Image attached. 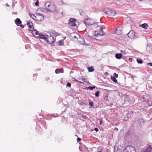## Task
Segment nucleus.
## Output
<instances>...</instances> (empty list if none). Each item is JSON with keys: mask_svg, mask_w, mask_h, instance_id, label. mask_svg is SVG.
I'll return each mask as SVG.
<instances>
[{"mask_svg": "<svg viewBox=\"0 0 152 152\" xmlns=\"http://www.w3.org/2000/svg\"><path fill=\"white\" fill-rule=\"evenodd\" d=\"M99 93L100 92L99 91H97L95 94V96L96 97H98L99 96Z\"/></svg>", "mask_w": 152, "mask_h": 152, "instance_id": "393cba45", "label": "nucleus"}, {"mask_svg": "<svg viewBox=\"0 0 152 152\" xmlns=\"http://www.w3.org/2000/svg\"><path fill=\"white\" fill-rule=\"evenodd\" d=\"M88 71L90 72H93L94 70V69L93 67H88Z\"/></svg>", "mask_w": 152, "mask_h": 152, "instance_id": "aec40b11", "label": "nucleus"}, {"mask_svg": "<svg viewBox=\"0 0 152 152\" xmlns=\"http://www.w3.org/2000/svg\"><path fill=\"white\" fill-rule=\"evenodd\" d=\"M111 79L114 82L116 83L118 82L117 80L114 77L111 76Z\"/></svg>", "mask_w": 152, "mask_h": 152, "instance_id": "6ab92c4d", "label": "nucleus"}, {"mask_svg": "<svg viewBox=\"0 0 152 152\" xmlns=\"http://www.w3.org/2000/svg\"><path fill=\"white\" fill-rule=\"evenodd\" d=\"M133 148L132 147L130 146H126L124 152H130L132 151L131 149Z\"/></svg>", "mask_w": 152, "mask_h": 152, "instance_id": "f8f14e48", "label": "nucleus"}, {"mask_svg": "<svg viewBox=\"0 0 152 152\" xmlns=\"http://www.w3.org/2000/svg\"><path fill=\"white\" fill-rule=\"evenodd\" d=\"M71 86V84L70 83H67V86H68V87H70Z\"/></svg>", "mask_w": 152, "mask_h": 152, "instance_id": "c756f323", "label": "nucleus"}, {"mask_svg": "<svg viewBox=\"0 0 152 152\" xmlns=\"http://www.w3.org/2000/svg\"><path fill=\"white\" fill-rule=\"evenodd\" d=\"M71 36L73 40L76 41L77 38L80 37V35L76 33H73L72 34Z\"/></svg>", "mask_w": 152, "mask_h": 152, "instance_id": "423d86ee", "label": "nucleus"}, {"mask_svg": "<svg viewBox=\"0 0 152 152\" xmlns=\"http://www.w3.org/2000/svg\"><path fill=\"white\" fill-rule=\"evenodd\" d=\"M140 26L144 29H147L148 27V25L147 23H145L140 25Z\"/></svg>", "mask_w": 152, "mask_h": 152, "instance_id": "2eb2a0df", "label": "nucleus"}, {"mask_svg": "<svg viewBox=\"0 0 152 152\" xmlns=\"http://www.w3.org/2000/svg\"><path fill=\"white\" fill-rule=\"evenodd\" d=\"M40 38L45 39L49 44H52L54 41L53 37L51 36H48L47 37L44 36H42Z\"/></svg>", "mask_w": 152, "mask_h": 152, "instance_id": "7ed1b4c3", "label": "nucleus"}, {"mask_svg": "<svg viewBox=\"0 0 152 152\" xmlns=\"http://www.w3.org/2000/svg\"><path fill=\"white\" fill-rule=\"evenodd\" d=\"M15 23L18 26H20L22 28H23L24 26L23 25H21V21L18 18H17L15 20Z\"/></svg>", "mask_w": 152, "mask_h": 152, "instance_id": "9d476101", "label": "nucleus"}, {"mask_svg": "<svg viewBox=\"0 0 152 152\" xmlns=\"http://www.w3.org/2000/svg\"><path fill=\"white\" fill-rule=\"evenodd\" d=\"M32 31L34 36H35V35H39V33L36 30H34Z\"/></svg>", "mask_w": 152, "mask_h": 152, "instance_id": "a211bd4d", "label": "nucleus"}, {"mask_svg": "<svg viewBox=\"0 0 152 152\" xmlns=\"http://www.w3.org/2000/svg\"><path fill=\"white\" fill-rule=\"evenodd\" d=\"M45 6L47 10H55L56 8V6L52 2H46L45 4Z\"/></svg>", "mask_w": 152, "mask_h": 152, "instance_id": "f03ea898", "label": "nucleus"}, {"mask_svg": "<svg viewBox=\"0 0 152 152\" xmlns=\"http://www.w3.org/2000/svg\"><path fill=\"white\" fill-rule=\"evenodd\" d=\"M147 65L148 66H152V63H147Z\"/></svg>", "mask_w": 152, "mask_h": 152, "instance_id": "7c9ffc66", "label": "nucleus"}, {"mask_svg": "<svg viewBox=\"0 0 152 152\" xmlns=\"http://www.w3.org/2000/svg\"><path fill=\"white\" fill-rule=\"evenodd\" d=\"M104 12L110 16H114L116 14L115 10H103Z\"/></svg>", "mask_w": 152, "mask_h": 152, "instance_id": "20e7f679", "label": "nucleus"}, {"mask_svg": "<svg viewBox=\"0 0 152 152\" xmlns=\"http://www.w3.org/2000/svg\"><path fill=\"white\" fill-rule=\"evenodd\" d=\"M145 152H152V147L149 146L147 148Z\"/></svg>", "mask_w": 152, "mask_h": 152, "instance_id": "dca6fc26", "label": "nucleus"}, {"mask_svg": "<svg viewBox=\"0 0 152 152\" xmlns=\"http://www.w3.org/2000/svg\"><path fill=\"white\" fill-rule=\"evenodd\" d=\"M64 42L62 40H60L58 42V44L59 45H63L64 44Z\"/></svg>", "mask_w": 152, "mask_h": 152, "instance_id": "b1692460", "label": "nucleus"}, {"mask_svg": "<svg viewBox=\"0 0 152 152\" xmlns=\"http://www.w3.org/2000/svg\"><path fill=\"white\" fill-rule=\"evenodd\" d=\"M77 41L80 44H82L84 43V39L82 37H81L80 35V37L77 38Z\"/></svg>", "mask_w": 152, "mask_h": 152, "instance_id": "9b49d317", "label": "nucleus"}, {"mask_svg": "<svg viewBox=\"0 0 152 152\" xmlns=\"http://www.w3.org/2000/svg\"><path fill=\"white\" fill-rule=\"evenodd\" d=\"M64 72V69L62 68L57 69L55 70V73L56 74L59 73H63Z\"/></svg>", "mask_w": 152, "mask_h": 152, "instance_id": "ddd939ff", "label": "nucleus"}, {"mask_svg": "<svg viewBox=\"0 0 152 152\" xmlns=\"http://www.w3.org/2000/svg\"><path fill=\"white\" fill-rule=\"evenodd\" d=\"M98 152H102V151H98Z\"/></svg>", "mask_w": 152, "mask_h": 152, "instance_id": "4c0bfd02", "label": "nucleus"}, {"mask_svg": "<svg viewBox=\"0 0 152 152\" xmlns=\"http://www.w3.org/2000/svg\"><path fill=\"white\" fill-rule=\"evenodd\" d=\"M27 24L28 26L29 30L30 31H32L34 28V27L33 26L32 23L28 22Z\"/></svg>", "mask_w": 152, "mask_h": 152, "instance_id": "1a4fd4ad", "label": "nucleus"}, {"mask_svg": "<svg viewBox=\"0 0 152 152\" xmlns=\"http://www.w3.org/2000/svg\"><path fill=\"white\" fill-rule=\"evenodd\" d=\"M127 0V1H128V2H129V1H130V0Z\"/></svg>", "mask_w": 152, "mask_h": 152, "instance_id": "58836bf2", "label": "nucleus"}, {"mask_svg": "<svg viewBox=\"0 0 152 152\" xmlns=\"http://www.w3.org/2000/svg\"><path fill=\"white\" fill-rule=\"evenodd\" d=\"M96 88V86H93L88 87L87 88V89H89L90 90H93L94 89Z\"/></svg>", "mask_w": 152, "mask_h": 152, "instance_id": "4be33fe9", "label": "nucleus"}, {"mask_svg": "<svg viewBox=\"0 0 152 152\" xmlns=\"http://www.w3.org/2000/svg\"><path fill=\"white\" fill-rule=\"evenodd\" d=\"M89 104L91 106H92L94 105L93 103L92 102H89Z\"/></svg>", "mask_w": 152, "mask_h": 152, "instance_id": "c85d7f7f", "label": "nucleus"}, {"mask_svg": "<svg viewBox=\"0 0 152 152\" xmlns=\"http://www.w3.org/2000/svg\"><path fill=\"white\" fill-rule=\"evenodd\" d=\"M35 4L36 6H37L39 4V1L38 0H37L36 1V2L35 3Z\"/></svg>", "mask_w": 152, "mask_h": 152, "instance_id": "bb28decb", "label": "nucleus"}, {"mask_svg": "<svg viewBox=\"0 0 152 152\" xmlns=\"http://www.w3.org/2000/svg\"><path fill=\"white\" fill-rule=\"evenodd\" d=\"M129 60L130 61H132V58H129Z\"/></svg>", "mask_w": 152, "mask_h": 152, "instance_id": "f704fd0d", "label": "nucleus"}, {"mask_svg": "<svg viewBox=\"0 0 152 152\" xmlns=\"http://www.w3.org/2000/svg\"><path fill=\"white\" fill-rule=\"evenodd\" d=\"M30 16L31 18H32L33 19L35 20V15H34L32 14L30 15Z\"/></svg>", "mask_w": 152, "mask_h": 152, "instance_id": "a878e982", "label": "nucleus"}, {"mask_svg": "<svg viewBox=\"0 0 152 152\" xmlns=\"http://www.w3.org/2000/svg\"><path fill=\"white\" fill-rule=\"evenodd\" d=\"M114 75L115 77L117 78V77H118V74H117L116 73H114Z\"/></svg>", "mask_w": 152, "mask_h": 152, "instance_id": "cd10ccee", "label": "nucleus"}, {"mask_svg": "<svg viewBox=\"0 0 152 152\" xmlns=\"http://www.w3.org/2000/svg\"><path fill=\"white\" fill-rule=\"evenodd\" d=\"M122 56V55L121 53H117L115 54V57L118 59L121 58Z\"/></svg>", "mask_w": 152, "mask_h": 152, "instance_id": "f3484780", "label": "nucleus"}, {"mask_svg": "<svg viewBox=\"0 0 152 152\" xmlns=\"http://www.w3.org/2000/svg\"><path fill=\"white\" fill-rule=\"evenodd\" d=\"M137 62L139 64H142L143 62L142 60L139 58H137Z\"/></svg>", "mask_w": 152, "mask_h": 152, "instance_id": "5701e85b", "label": "nucleus"}, {"mask_svg": "<svg viewBox=\"0 0 152 152\" xmlns=\"http://www.w3.org/2000/svg\"><path fill=\"white\" fill-rule=\"evenodd\" d=\"M133 32L132 31H130L129 33L128 34V36L129 37L131 38L132 37V36H131V34H133Z\"/></svg>", "mask_w": 152, "mask_h": 152, "instance_id": "412c9836", "label": "nucleus"}, {"mask_svg": "<svg viewBox=\"0 0 152 152\" xmlns=\"http://www.w3.org/2000/svg\"><path fill=\"white\" fill-rule=\"evenodd\" d=\"M151 103H152V102H151Z\"/></svg>", "mask_w": 152, "mask_h": 152, "instance_id": "37998d69", "label": "nucleus"}, {"mask_svg": "<svg viewBox=\"0 0 152 152\" xmlns=\"http://www.w3.org/2000/svg\"><path fill=\"white\" fill-rule=\"evenodd\" d=\"M102 123V119L100 120V124H101Z\"/></svg>", "mask_w": 152, "mask_h": 152, "instance_id": "72a5a7b5", "label": "nucleus"}, {"mask_svg": "<svg viewBox=\"0 0 152 152\" xmlns=\"http://www.w3.org/2000/svg\"><path fill=\"white\" fill-rule=\"evenodd\" d=\"M44 19V17L42 14L39 13H36L35 14V20H36L41 21L43 20Z\"/></svg>", "mask_w": 152, "mask_h": 152, "instance_id": "39448f33", "label": "nucleus"}, {"mask_svg": "<svg viewBox=\"0 0 152 152\" xmlns=\"http://www.w3.org/2000/svg\"><path fill=\"white\" fill-rule=\"evenodd\" d=\"M7 5V6H9V5Z\"/></svg>", "mask_w": 152, "mask_h": 152, "instance_id": "79ce46f5", "label": "nucleus"}, {"mask_svg": "<svg viewBox=\"0 0 152 152\" xmlns=\"http://www.w3.org/2000/svg\"><path fill=\"white\" fill-rule=\"evenodd\" d=\"M115 130H117V131L118 130V128H116V127L115 128Z\"/></svg>", "mask_w": 152, "mask_h": 152, "instance_id": "c9c22d12", "label": "nucleus"}, {"mask_svg": "<svg viewBox=\"0 0 152 152\" xmlns=\"http://www.w3.org/2000/svg\"><path fill=\"white\" fill-rule=\"evenodd\" d=\"M12 8H13V6H12Z\"/></svg>", "mask_w": 152, "mask_h": 152, "instance_id": "a19ab883", "label": "nucleus"}, {"mask_svg": "<svg viewBox=\"0 0 152 152\" xmlns=\"http://www.w3.org/2000/svg\"><path fill=\"white\" fill-rule=\"evenodd\" d=\"M94 130L96 132H98V130H99V129L98 128H95L94 129Z\"/></svg>", "mask_w": 152, "mask_h": 152, "instance_id": "473e14b6", "label": "nucleus"}, {"mask_svg": "<svg viewBox=\"0 0 152 152\" xmlns=\"http://www.w3.org/2000/svg\"><path fill=\"white\" fill-rule=\"evenodd\" d=\"M122 33L121 28L120 27L117 28L116 30L115 33L117 35H120Z\"/></svg>", "mask_w": 152, "mask_h": 152, "instance_id": "4468645a", "label": "nucleus"}, {"mask_svg": "<svg viewBox=\"0 0 152 152\" xmlns=\"http://www.w3.org/2000/svg\"><path fill=\"white\" fill-rule=\"evenodd\" d=\"M81 139L80 138H78L77 139V142H79L80 141Z\"/></svg>", "mask_w": 152, "mask_h": 152, "instance_id": "2f4dec72", "label": "nucleus"}, {"mask_svg": "<svg viewBox=\"0 0 152 152\" xmlns=\"http://www.w3.org/2000/svg\"><path fill=\"white\" fill-rule=\"evenodd\" d=\"M76 81L81 83H88L89 82L86 80L85 78H80L79 79V80H76Z\"/></svg>", "mask_w": 152, "mask_h": 152, "instance_id": "6e6552de", "label": "nucleus"}, {"mask_svg": "<svg viewBox=\"0 0 152 152\" xmlns=\"http://www.w3.org/2000/svg\"><path fill=\"white\" fill-rule=\"evenodd\" d=\"M75 22V19L71 18L69 20V23L72 26H75L76 25Z\"/></svg>", "mask_w": 152, "mask_h": 152, "instance_id": "0eeeda50", "label": "nucleus"}, {"mask_svg": "<svg viewBox=\"0 0 152 152\" xmlns=\"http://www.w3.org/2000/svg\"><path fill=\"white\" fill-rule=\"evenodd\" d=\"M84 23L86 25H91L94 24V27L97 29L94 34V36L97 37L98 35H103L104 34L103 30V26L100 25V23H95V21L93 19L90 18L85 19L84 21Z\"/></svg>", "mask_w": 152, "mask_h": 152, "instance_id": "f257e3e1", "label": "nucleus"}, {"mask_svg": "<svg viewBox=\"0 0 152 152\" xmlns=\"http://www.w3.org/2000/svg\"><path fill=\"white\" fill-rule=\"evenodd\" d=\"M139 0L140 1H142V0Z\"/></svg>", "mask_w": 152, "mask_h": 152, "instance_id": "ea45409f", "label": "nucleus"}, {"mask_svg": "<svg viewBox=\"0 0 152 152\" xmlns=\"http://www.w3.org/2000/svg\"><path fill=\"white\" fill-rule=\"evenodd\" d=\"M121 53H123V52H124V51H123V50H121Z\"/></svg>", "mask_w": 152, "mask_h": 152, "instance_id": "e433bc0d", "label": "nucleus"}]
</instances>
